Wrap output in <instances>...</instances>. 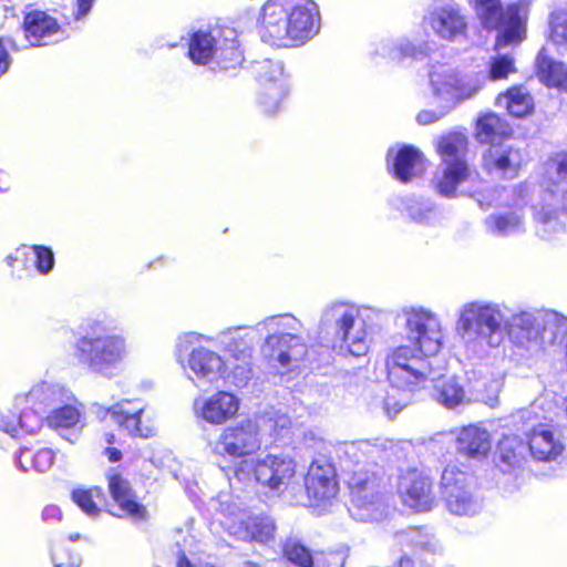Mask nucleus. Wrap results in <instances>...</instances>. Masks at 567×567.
<instances>
[{
  "mask_svg": "<svg viewBox=\"0 0 567 567\" xmlns=\"http://www.w3.org/2000/svg\"><path fill=\"white\" fill-rule=\"evenodd\" d=\"M423 20L442 40L453 42L466 35L467 18L461 7L452 0L434 1Z\"/></svg>",
  "mask_w": 567,
  "mask_h": 567,
  "instance_id": "ddd939ff",
  "label": "nucleus"
},
{
  "mask_svg": "<svg viewBox=\"0 0 567 567\" xmlns=\"http://www.w3.org/2000/svg\"><path fill=\"white\" fill-rule=\"evenodd\" d=\"M51 557H52L54 567H78L79 566L76 557L69 555L68 561H64V559L62 557H60L59 551L56 549H54L52 551Z\"/></svg>",
  "mask_w": 567,
  "mask_h": 567,
  "instance_id": "bf43d9fd",
  "label": "nucleus"
},
{
  "mask_svg": "<svg viewBox=\"0 0 567 567\" xmlns=\"http://www.w3.org/2000/svg\"><path fill=\"white\" fill-rule=\"evenodd\" d=\"M109 491L112 498L118 505L123 515L140 519L145 515V508L135 499L130 483L115 470H110L106 474Z\"/></svg>",
  "mask_w": 567,
  "mask_h": 567,
  "instance_id": "cd10ccee",
  "label": "nucleus"
},
{
  "mask_svg": "<svg viewBox=\"0 0 567 567\" xmlns=\"http://www.w3.org/2000/svg\"><path fill=\"white\" fill-rule=\"evenodd\" d=\"M41 427V419L33 411H23L17 422L10 421L4 424V431L11 436H18L21 432L35 433Z\"/></svg>",
  "mask_w": 567,
  "mask_h": 567,
  "instance_id": "8fccbe9b",
  "label": "nucleus"
},
{
  "mask_svg": "<svg viewBox=\"0 0 567 567\" xmlns=\"http://www.w3.org/2000/svg\"><path fill=\"white\" fill-rule=\"evenodd\" d=\"M470 175L467 163L444 164L442 173L435 179L436 189L443 196L454 197L457 187L466 182Z\"/></svg>",
  "mask_w": 567,
  "mask_h": 567,
  "instance_id": "72a5a7b5",
  "label": "nucleus"
},
{
  "mask_svg": "<svg viewBox=\"0 0 567 567\" xmlns=\"http://www.w3.org/2000/svg\"><path fill=\"white\" fill-rule=\"evenodd\" d=\"M396 491L402 502L417 512H427L432 508L434 497L432 483L424 473L416 467L402 470L396 484Z\"/></svg>",
  "mask_w": 567,
  "mask_h": 567,
  "instance_id": "dca6fc26",
  "label": "nucleus"
},
{
  "mask_svg": "<svg viewBox=\"0 0 567 567\" xmlns=\"http://www.w3.org/2000/svg\"><path fill=\"white\" fill-rule=\"evenodd\" d=\"M507 125L495 113H487L478 117L476 136L481 143L494 144L496 136L505 135Z\"/></svg>",
  "mask_w": 567,
  "mask_h": 567,
  "instance_id": "c03bdc74",
  "label": "nucleus"
},
{
  "mask_svg": "<svg viewBox=\"0 0 567 567\" xmlns=\"http://www.w3.org/2000/svg\"><path fill=\"white\" fill-rule=\"evenodd\" d=\"M261 447L260 426L257 420L246 419L223 430L216 452L231 457L255 454Z\"/></svg>",
  "mask_w": 567,
  "mask_h": 567,
  "instance_id": "f8f14e48",
  "label": "nucleus"
},
{
  "mask_svg": "<svg viewBox=\"0 0 567 567\" xmlns=\"http://www.w3.org/2000/svg\"><path fill=\"white\" fill-rule=\"evenodd\" d=\"M425 169L423 155L413 146L402 147L394 157V176L403 183L421 175Z\"/></svg>",
  "mask_w": 567,
  "mask_h": 567,
  "instance_id": "7c9ffc66",
  "label": "nucleus"
},
{
  "mask_svg": "<svg viewBox=\"0 0 567 567\" xmlns=\"http://www.w3.org/2000/svg\"><path fill=\"white\" fill-rule=\"evenodd\" d=\"M12 45L13 42L10 39H0V76L9 70V66L11 64V59L9 56L8 49Z\"/></svg>",
  "mask_w": 567,
  "mask_h": 567,
  "instance_id": "4d7b16f0",
  "label": "nucleus"
},
{
  "mask_svg": "<svg viewBox=\"0 0 567 567\" xmlns=\"http://www.w3.org/2000/svg\"><path fill=\"white\" fill-rule=\"evenodd\" d=\"M112 420L130 434L148 439L157 433L154 411L138 400H122L107 409Z\"/></svg>",
  "mask_w": 567,
  "mask_h": 567,
  "instance_id": "4468645a",
  "label": "nucleus"
},
{
  "mask_svg": "<svg viewBox=\"0 0 567 567\" xmlns=\"http://www.w3.org/2000/svg\"><path fill=\"white\" fill-rule=\"evenodd\" d=\"M296 472L295 462L285 456L267 454L258 458L241 460L235 468V477L250 484L280 492L287 487Z\"/></svg>",
  "mask_w": 567,
  "mask_h": 567,
  "instance_id": "1a4fd4ad",
  "label": "nucleus"
},
{
  "mask_svg": "<svg viewBox=\"0 0 567 567\" xmlns=\"http://www.w3.org/2000/svg\"><path fill=\"white\" fill-rule=\"evenodd\" d=\"M537 71L542 83L548 87L567 92V65L555 61L542 49L537 55Z\"/></svg>",
  "mask_w": 567,
  "mask_h": 567,
  "instance_id": "c756f323",
  "label": "nucleus"
},
{
  "mask_svg": "<svg viewBox=\"0 0 567 567\" xmlns=\"http://www.w3.org/2000/svg\"><path fill=\"white\" fill-rule=\"evenodd\" d=\"M60 389L56 384L41 381L37 383L27 394L25 401L31 403L48 404L58 399Z\"/></svg>",
  "mask_w": 567,
  "mask_h": 567,
  "instance_id": "603ef678",
  "label": "nucleus"
},
{
  "mask_svg": "<svg viewBox=\"0 0 567 567\" xmlns=\"http://www.w3.org/2000/svg\"><path fill=\"white\" fill-rule=\"evenodd\" d=\"M17 462L23 471H28V464H31L37 472L44 473L53 465L54 454L50 449H41L34 454L28 449H22Z\"/></svg>",
  "mask_w": 567,
  "mask_h": 567,
  "instance_id": "a18cd8bd",
  "label": "nucleus"
},
{
  "mask_svg": "<svg viewBox=\"0 0 567 567\" xmlns=\"http://www.w3.org/2000/svg\"><path fill=\"white\" fill-rule=\"evenodd\" d=\"M442 107L441 111H421L417 116L416 121L421 125H430L432 123L437 122L441 120L447 112L451 110H446L443 105H440Z\"/></svg>",
  "mask_w": 567,
  "mask_h": 567,
  "instance_id": "6e6d98bb",
  "label": "nucleus"
},
{
  "mask_svg": "<svg viewBox=\"0 0 567 567\" xmlns=\"http://www.w3.org/2000/svg\"><path fill=\"white\" fill-rule=\"evenodd\" d=\"M177 567H194L186 557H181Z\"/></svg>",
  "mask_w": 567,
  "mask_h": 567,
  "instance_id": "69168bd1",
  "label": "nucleus"
},
{
  "mask_svg": "<svg viewBox=\"0 0 567 567\" xmlns=\"http://www.w3.org/2000/svg\"><path fill=\"white\" fill-rule=\"evenodd\" d=\"M441 486L447 509L457 516H474L483 504L473 492L472 478L456 465H447L441 477Z\"/></svg>",
  "mask_w": 567,
  "mask_h": 567,
  "instance_id": "9b49d317",
  "label": "nucleus"
},
{
  "mask_svg": "<svg viewBox=\"0 0 567 567\" xmlns=\"http://www.w3.org/2000/svg\"><path fill=\"white\" fill-rule=\"evenodd\" d=\"M522 165L523 154L520 150L508 143L492 144L482 156L484 171L499 179L517 177Z\"/></svg>",
  "mask_w": 567,
  "mask_h": 567,
  "instance_id": "a211bd4d",
  "label": "nucleus"
},
{
  "mask_svg": "<svg viewBox=\"0 0 567 567\" xmlns=\"http://www.w3.org/2000/svg\"><path fill=\"white\" fill-rule=\"evenodd\" d=\"M497 452L501 462L508 468L520 465L526 456V445L515 434L504 435L498 442Z\"/></svg>",
  "mask_w": 567,
  "mask_h": 567,
  "instance_id": "a19ab883",
  "label": "nucleus"
},
{
  "mask_svg": "<svg viewBox=\"0 0 567 567\" xmlns=\"http://www.w3.org/2000/svg\"><path fill=\"white\" fill-rule=\"evenodd\" d=\"M567 192L546 205H534L533 217L538 237L553 240L566 231Z\"/></svg>",
  "mask_w": 567,
  "mask_h": 567,
  "instance_id": "6ab92c4d",
  "label": "nucleus"
},
{
  "mask_svg": "<svg viewBox=\"0 0 567 567\" xmlns=\"http://www.w3.org/2000/svg\"><path fill=\"white\" fill-rule=\"evenodd\" d=\"M432 396L447 409L466 405L471 402L464 386L455 378L435 380Z\"/></svg>",
  "mask_w": 567,
  "mask_h": 567,
  "instance_id": "473e14b6",
  "label": "nucleus"
},
{
  "mask_svg": "<svg viewBox=\"0 0 567 567\" xmlns=\"http://www.w3.org/2000/svg\"><path fill=\"white\" fill-rule=\"evenodd\" d=\"M223 37L216 48L214 60L221 69L228 70L239 65L244 58L236 40V31L231 28H221Z\"/></svg>",
  "mask_w": 567,
  "mask_h": 567,
  "instance_id": "f704fd0d",
  "label": "nucleus"
},
{
  "mask_svg": "<svg viewBox=\"0 0 567 567\" xmlns=\"http://www.w3.org/2000/svg\"><path fill=\"white\" fill-rule=\"evenodd\" d=\"M284 551L287 559L298 567H323L318 557L312 556L308 548L296 540H288Z\"/></svg>",
  "mask_w": 567,
  "mask_h": 567,
  "instance_id": "de8ad7c7",
  "label": "nucleus"
},
{
  "mask_svg": "<svg viewBox=\"0 0 567 567\" xmlns=\"http://www.w3.org/2000/svg\"><path fill=\"white\" fill-rule=\"evenodd\" d=\"M220 37H223L221 29L198 30L194 32L188 43L189 59L194 63L202 65L214 60Z\"/></svg>",
  "mask_w": 567,
  "mask_h": 567,
  "instance_id": "c85d7f7f",
  "label": "nucleus"
},
{
  "mask_svg": "<svg viewBox=\"0 0 567 567\" xmlns=\"http://www.w3.org/2000/svg\"><path fill=\"white\" fill-rule=\"evenodd\" d=\"M483 28L498 30L504 22V7L502 0H467Z\"/></svg>",
  "mask_w": 567,
  "mask_h": 567,
  "instance_id": "c9c22d12",
  "label": "nucleus"
},
{
  "mask_svg": "<svg viewBox=\"0 0 567 567\" xmlns=\"http://www.w3.org/2000/svg\"><path fill=\"white\" fill-rule=\"evenodd\" d=\"M221 525L228 533L241 540H256L266 543L274 537L275 523L268 516L247 517L244 513H238L236 518L225 517Z\"/></svg>",
  "mask_w": 567,
  "mask_h": 567,
  "instance_id": "4be33fe9",
  "label": "nucleus"
},
{
  "mask_svg": "<svg viewBox=\"0 0 567 567\" xmlns=\"http://www.w3.org/2000/svg\"><path fill=\"white\" fill-rule=\"evenodd\" d=\"M429 80L435 103L446 110H453L481 92L486 83V74L482 71L463 73L440 64L432 66Z\"/></svg>",
  "mask_w": 567,
  "mask_h": 567,
  "instance_id": "6e6552de",
  "label": "nucleus"
},
{
  "mask_svg": "<svg viewBox=\"0 0 567 567\" xmlns=\"http://www.w3.org/2000/svg\"><path fill=\"white\" fill-rule=\"evenodd\" d=\"M264 42L298 47L320 30L319 7L313 0H267L259 18Z\"/></svg>",
  "mask_w": 567,
  "mask_h": 567,
  "instance_id": "7ed1b4c3",
  "label": "nucleus"
},
{
  "mask_svg": "<svg viewBox=\"0 0 567 567\" xmlns=\"http://www.w3.org/2000/svg\"><path fill=\"white\" fill-rule=\"evenodd\" d=\"M375 53L392 62L401 63L406 58H417L424 53L422 47H416L406 39L384 40L375 49Z\"/></svg>",
  "mask_w": 567,
  "mask_h": 567,
  "instance_id": "ea45409f",
  "label": "nucleus"
},
{
  "mask_svg": "<svg viewBox=\"0 0 567 567\" xmlns=\"http://www.w3.org/2000/svg\"><path fill=\"white\" fill-rule=\"evenodd\" d=\"M455 330L468 357L483 358L497 349L508 334L512 343L530 353L542 350L538 312L522 311L508 320L505 307L497 302L475 300L458 311Z\"/></svg>",
  "mask_w": 567,
  "mask_h": 567,
  "instance_id": "f257e3e1",
  "label": "nucleus"
},
{
  "mask_svg": "<svg viewBox=\"0 0 567 567\" xmlns=\"http://www.w3.org/2000/svg\"><path fill=\"white\" fill-rule=\"evenodd\" d=\"M409 563H410V560H409V559H404V558H402V559L400 560V567H405V566H408V565H409Z\"/></svg>",
  "mask_w": 567,
  "mask_h": 567,
  "instance_id": "774afa93",
  "label": "nucleus"
},
{
  "mask_svg": "<svg viewBox=\"0 0 567 567\" xmlns=\"http://www.w3.org/2000/svg\"><path fill=\"white\" fill-rule=\"evenodd\" d=\"M485 226L495 236H512L525 230L524 216L519 212L489 215L485 219Z\"/></svg>",
  "mask_w": 567,
  "mask_h": 567,
  "instance_id": "e433bc0d",
  "label": "nucleus"
},
{
  "mask_svg": "<svg viewBox=\"0 0 567 567\" xmlns=\"http://www.w3.org/2000/svg\"><path fill=\"white\" fill-rule=\"evenodd\" d=\"M184 338L188 341V342H194V341H198V340H205V341H213V338L210 337H206V336H202V334H198L196 332H189V333H186L184 336Z\"/></svg>",
  "mask_w": 567,
  "mask_h": 567,
  "instance_id": "e2e57ef3",
  "label": "nucleus"
},
{
  "mask_svg": "<svg viewBox=\"0 0 567 567\" xmlns=\"http://www.w3.org/2000/svg\"><path fill=\"white\" fill-rule=\"evenodd\" d=\"M457 451L472 458H484L492 450L491 434L481 424H470L461 429L456 437Z\"/></svg>",
  "mask_w": 567,
  "mask_h": 567,
  "instance_id": "bb28decb",
  "label": "nucleus"
},
{
  "mask_svg": "<svg viewBox=\"0 0 567 567\" xmlns=\"http://www.w3.org/2000/svg\"><path fill=\"white\" fill-rule=\"evenodd\" d=\"M93 2L94 0H76L78 11L75 13V18L80 19L86 16L90 12Z\"/></svg>",
  "mask_w": 567,
  "mask_h": 567,
  "instance_id": "680f3d73",
  "label": "nucleus"
},
{
  "mask_svg": "<svg viewBox=\"0 0 567 567\" xmlns=\"http://www.w3.org/2000/svg\"><path fill=\"white\" fill-rule=\"evenodd\" d=\"M332 464L323 460L311 463L306 476V491L311 506H323L336 498L339 485Z\"/></svg>",
  "mask_w": 567,
  "mask_h": 567,
  "instance_id": "f3484780",
  "label": "nucleus"
},
{
  "mask_svg": "<svg viewBox=\"0 0 567 567\" xmlns=\"http://www.w3.org/2000/svg\"><path fill=\"white\" fill-rule=\"evenodd\" d=\"M539 404L533 403L529 408L518 412L519 420L526 424L528 451L533 458L542 462L557 460L565 450L560 431L553 424L543 423L539 414Z\"/></svg>",
  "mask_w": 567,
  "mask_h": 567,
  "instance_id": "9d476101",
  "label": "nucleus"
},
{
  "mask_svg": "<svg viewBox=\"0 0 567 567\" xmlns=\"http://www.w3.org/2000/svg\"><path fill=\"white\" fill-rule=\"evenodd\" d=\"M72 499L89 517H96L101 512L103 493L99 487H79L73 489Z\"/></svg>",
  "mask_w": 567,
  "mask_h": 567,
  "instance_id": "37998d69",
  "label": "nucleus"
},
{
  "mask_svg": "<svg viewBox=\"0 0 567 567\" xmlns=\"http://www.w3.org/2000/svg\"><path fill=\"white\" fill-rule=\"evenodd\" d=\"M185 369L192 381L214 383L225 377L227 364L219 353L200 346L190 351Z\"/></svg>",
  "mask_w": 567,
  "mask_h": 567,
  "instance_id": "412c9836",
  "label": "nucleus"
},
{
  "mask_svg": "<svg viewBox=\"0 0 567 567\" xmlns=\"http://www.w3.org/2000/svg\"><path fill=\"white\" fill-rule=\"evenodd\" d=\"M261 336L267 333L261 352L282 368L300 362L308 352L305 338L301 336L302 323L290 313L270 316L257 323Z\"/></svg>",
  "mask_w": 567,
  "mask_h": 567,
  "instance_id": "423d86ee",
  "label": "nucleus"
},
{
  "mask_svg": "<svg viewBox=\"0 0 567 567\" xmlns=\"http://www.w3.org/2000/svg\"><path fill=\"white\" fill-rule=\"evenodd\" d=\"M549 39L558 49H567V10L557 9L550 13Z\"/></svg>",
  "mask_w": 567,
  "mask_h": 567,
  "instance_id": "09e8293b",
  "label": "nucleus"
},
{
  "mask_svg": "<svg viewBox=\"0 0 567 567\" xmlns=\"http://www.w3.org/2000/svg\"><path fill=\"white\" fill-rule=\"evenodd\" d=\"M261 337L256 324L229 328L218 333L216 340L235 359L245 361L251 357L254 347Z\"/></svg>",
  "mask_w": 567,
  "mask_h": 567,
  "instance_id": "b1692460",
  "label": "nucleus"
},
{
  "mask_svg": "<svg viewBox=\"0 0 567 567\" xmlns=\"http://www.w3.org/2000/svg\"><path fill=\"white\" fill-rule=\"evenodd\" d=\"M396 537L400 544H408L421 548L426 545V542L423 539L424 536L419 528H410L406 532L399 533Z\"/></svg>",
  "mask_w": 567,
  "mask_h": 567,
  "instance_id": "5fc2aeb1",
  "label": "nucleus"
},
{
  "mask_svg": "<svg viewBox=\"0 0 567 567\" xmlns=\"http://www.w3.org/2000/svg\"><path fill=\"white\" fill-rule=\"evenodd\" d=\"M379 447L369 441L343 443L339 451L343 458L344 470L351 472L348 480L350 488V515L360 522L380 519L384 515V505L378 493V483L373 474L365 471H353L365 457L371 456Z\"/></svg>",
  "mask_w": 567,
  "mask_h": 567,
  "instance_id": "20e7f679",
  "label": "nucleus"
},
{
  "mask_svg": "<svg viewBox=\"0 0 567 567\" xmlns=\"http://www.w3.org/2000/svg\"><path fill=\"white\" fill-rule=\"evenodd\" d=\"M536 0H516L504 9L503 30L496 37L495 49L517 45L526 37L527 21L533 3Z\"/></svg>",
  "mask_w": 567,
  "mask_h": 567,
  "instance_id": "aec40b11",
  "label": "nucleus"
},
{
  "mask_svg": "<svg viewBox=\"0 0 567 567\" xmlns=\"http://www.w3.org/2000/svg\"><path fill=\"white\" fill-rule=\"evenodd\" d=\"M436 148L443 164L467 163L465 159L467 138L462 133H450L442 136Z\"/></svg>",
  "mask_w": 567,
  "mask_h": 567,
  "instance_id": "58836bf2",
  "label": "nucleus"
},
{
  "mask_svg": "<svg viewBox=\"0 0 567 567\" xmlns=\"http://www.w3.org/2000/svg\"><path fill=\"white\" fill-rule=\"evenodd\" d=\"M497 104L515 117H523L534 110V101L523 86H514L497 97Z\"/></svg>",
  "mask_w": 567,
  "mask_h": 567,
  "instance_id": "4c0bfd02",
  "label": "nucleus"
},
{
  "mask_svg": "<svg viewBox=\"0 0 567 567\" xmlns=\"http://www.w3.org/2000/svg\"><path fill=\"white\" fill-rule=\"evenodd\" d=\"M32 255L35 258V268L42 274H49L54 266V256L50 248L44 246H22L16 250L14 256H9L7 262L9 266H13V261L18 260L22 256Z\"/></svg>",
  "mask_w": 567,
  "mask_h": 567,
  "instance_id": "79ce46f5",
  "label": "nucleus"
},
{
  "mask_svg": "<svg viewBox=\"0 0 567 567\" xmlns=\"http://www.w3.org/2000/svg\"><path fill=\"white\" fill-rule=\"evenodd\" d=\"M195 413L209 424L219 425L233 419L239 409V400L233 393L218 391L208 398L197 399Z\"/></svg>",
  "mask_w": 567,
  "mask_h": 567,
  "instance_id": "5701e85b",
  "label": "nucleus"
},
{
  "mask_svg": "<svg viewBox=\"0 0 567 567\" xmlns=\"http://www.w3.org/2000/svg\"><path fill=\"white\" fill-rule=\"evenodd\" d=\"M409 217L420 225H435L440 221V213L436 207L429 202L414 203L408 208Z\"/></svg>",
  "mask_w": 567,
  "mask_h": 567,
  "instance_id": "3c124183",
  "label": "nucleus"
},
{
  "mask_svg": "<svg viewBox=\"0 0 567 567\" xmlns=\"http://www.w3.org/2000/svg\"><path fill=\"white\" fill-rule=\"evenodd\" d=\"M63 437H64L65 440H68L69 442H74V440L78 437V435H76V433L73 431V432L71 433V436H65V435H63Z\"/></svg>",
  "mask_w": 567,
  "mask_h": 567,
  "instance_id": "338daca9",
  "label": "nucleus"
},
{
  "mask_svg": "<svg viewBox=\"0 0 567 567\" xmlns=\"http://www.w3.org/2000/svg\"><path fill=\"white\" fill-rule=\"evenodd\" d=\"M488 79L492 81H499L507 79L512 73L516 72L513 56L508 54L496 55L489 60L488 64Z\"/></svg>",
  "mask_w": 567,
  "mask_h": 567,
  "instance_id": "864d4df0",
  "label": "nucleus"
},
{
  "mask_svg": "<svg viewBox=\"0 0 567 567\" xmlns=\"http://www.w3.org/2000/svg\"><path fill=\"white\" fill-rule=\"evenodd\" d=\"M42 518L45 522L60 520L61 519V511L55 505H49V506L44 507V509L42 512Z\"/></svg>",
  "mask_w": 567,
  "mask_h": 567,
  "instance_id": "052dcab7",
  "label": "nucleus"
},
{
  "mask_svg": "<svg viewBox=\"0 0 567 567\" xmlns=\"http://www.w3.org/2000/svg\"><path fill=\"white\" fill-rule=\"evenodd\" d=\"M319 331L332 336L334 348L339 343L340 351L353 357L368 353L372 342V332L363 310L347 301H333L321 312Z\"/></svg>",
  "mask_w": 567,
  "mask_h": 567,
  "instance_id": "39448f33",
  "label": "nucleus"
},
{
  "mask_svg": "<svg viewBox=\"0 0 567 567\" xmlns=\"http://www.w3.org/2000/svg\"><path fill=\"white\" fill-rule=\"evenodd\" d=\"M267 422L276 433H279L281 430L289 429L291 425V420L286 414H275V416L268 417Z\"/></svg>",
  "mask_w": 567,
  "mask_h": 567,
  "instance_id": "13d9d810",
  "label": "nucleus"
},
{
  "mask_svg": "<svg viewBox=\"0 0 567 567\" xmlns=\"http://www.w3.org/2000/svg\"><path fill=\"white\" fill-rule=\"evenodd\" d=\"M255 72L261 85L259 102L267 113L274 114L287 94L282 64L278 61L262 60L255 64Z\"/></svg>",
  "mask_w": 567,
  "mask_h": 567,
  "instance_id": "2eb2a0df",
  "label": "nucleus"
},
{
  "mask_svg": "<svg viewBox=\"0 0 567 567\" xmlns=\"http://www.w3.org/2000/svg\"><path fill=\"white\" fill-rule=\"evenodd\" d=\"M23 29L31 45H48L61 41L64 32L56 20L45 12L33 11L25 16Z\"/></svg>",
  "mask_w": 567,
  "mask_h": 567,
  "instance_id": "393cba45",
  "label": "nucleus"
},
{
  "mask_svg": "<svg viewBox=\"0 0 567 567\" xmlns=\"http://www.w3.org/2000/svg\"><path fill=\"white\" fill-rule=\"evenodd\" d=\"M542 350L564 340L567 334V317L551 310L538 312Z\"/></svg>",
  "mask_w": 567,
  "mask_h": 567,
  "instance_id": "2f4dec72",
  "label": "nucleus"
},
{
  "mask_svg": "<svg viewBox=\"0 0 567 567\" xmlns=\"http://www.w3.org/2000/svg\"><path fill=\"white\" fill-rule=\"evenodd\" d=\"M75 357L90 371L111 378L113 371L127 355V344L124 337L107 333L96 323L91 331L79 338L74 344Z\"/></svg>",
  "mask_w": 567,
  "mask_h": 567,
  "instance_id": "0eeeda50",
  "label": "nucleus"
},
{
  "mask_svg": "<svg viewBox=\"0 0 567 567\" xmlns=\"http://www.w3.org/2000/svg\"><path fill=\"white\" fill-rule=\"evenodd\" d=\"M80 420V413L78 409L71 405L52 411L47 416V424L56 431L63 432L74 427Z\"/></svg>",
  "mask_w": 567,
  "mask_h": 567,
  "instance_id": "49530a36",
  "label": "nucleus"
},
{
  "mask_svg": "<svg viewBox=\"0 0 567 567\" xmlns=\"http://www.w3.org/2000/svg\"><path fill=\"white\" fill-rule=\"evenodd\" d=\"M400 318L414 348L400 346L386 357L388 380L395 389L414 391L434 382L431 363L425 357L439 353L444 333L439 317L423 307L403 308Z\"/></svg>",
  "mask_w": 567,
  "mask_h": 567,
  "instance_id": "f03ea898",
  "label": "nucleus"
},
{
  "mask_svg": "<svg viewBox=\"0 0 567 567\" xmlns=\"http://www.w3.org/2000/svg\"><path fill=\"white\" fill-rule=\"evenodd\" d=\"M567 192V153H557L544 163L543 196L536 205H546Z\"/></svg>",
  "mask_w": 567,
  "mask_h": 567,
  "instance_id": "a878e982",
  "label": "nucleus"
},
{
  "mask_svg": "<svg viewBox=\"0 0 567 567\" xmlns=\"http://www.w3.org/2000/svg\"><path fill=\"white\" fill-rule=\"evenodd\" d=\"M105 453L111 462H117L122 457V453L116 449H106Z\"/></svg>",
  "mask_w": 567,
  "mask_h": 567,
  "instance_id": "0e129e2a",
  "label": "nucleus"
}]
</instances>
